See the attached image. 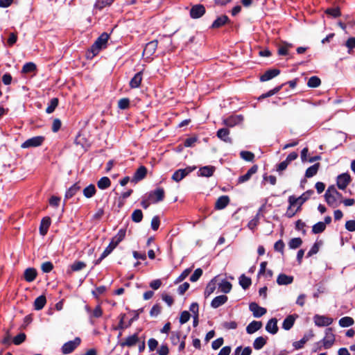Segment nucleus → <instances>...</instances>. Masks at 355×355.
Returning <instances> with one entry per match:
<instances>
[{
  "mask_svg": "<svg viewBox=\"0 0 355 355\" xmlns=\"http://www.w3.org/2000/svg\"><path fill=\"white\" fill-rule=\"evenodd\" d=\"M324 198L328 205L334 208L338 206L337 200L342 198V194L332 185L326 191Z\"/></svg>",
  "mask_w": 355,
  "mask_h": 355,
  "instance_id": "nucleus-1",
  "label": "nucleus"
},
{
  "mask_svg": "<svg viewBox=\"0 0 355 355\" xmlns=\"http://www.w3.org/2000/svg\"><path fill=\"white\" fill-rule=\"evenodd\" d=\"M282 85L277 86V87H275L274 89L268 91V92L263 94L260 96V98H267V97L271 96L277 94L282 89Z\"/></svg>",
  "mask_w": 355,
  "mask_h": 355,
  "instance_id": "nucleus-56",
  "label": "nucleus"
},
{
  "mask_svg": "<svg viewBox=\"0 0 355 355\" xmlns=\"http://www.w3.org/2000/svg\"><path fill=\"white\" fill-rule=\"evenodd\" d=\"M44 141V137L42 136H36L26 140L21 144L22 148H28L33 147H38L41 146Z\"/></svg>",
  "mask_w": 355,
  "mask_h": 355,
  "instance_id": "nucleus-6",
  "label": "nucleus"
},
{
  "mask_svg": "<svg viewBox=\"0 0 355 355\" xmlns=\"http://www.w3.org/2000/svg\"><path fill=\"white\" fill-rule=\"evenodd\" d=\"M147 174V168L144 166H141L135 171L133 176V181L138 182L143 180Z\"/></svg>",
  "mask_w": 355,
  "mask_h": 355,
  "instance_id": "nucleus-25",
  "label": "nucleus"
},
{
  "mask_svg": "<svg viewBox=\"0 0 355 355\" xmlns=\"http://www.w3.org/2000/svg\"><path fill=\"white\" fill-rule=\"evenodd\" d=\"M241 351L242 352L241 355H250L252 353V349L250 347H246L242 350V347L239 346L235 349V354H238Z\"/></svg>",
  "mask_w": 355,
  "mask_h": 355,
  "instance_id": "nucleus-60",
  "label": "nucleus"
},
{
  "mask_svg": "<svg viewBox=\"0 0 355 355\" xmlns=\"http://www.w3.org/2000/svg\"><path fill=\"white\" fill-rule=\"evenodd\" d=\"M86 267V263L83 261H76L71 265V268L73 271H79Z\"/></svg>",
  "mask_w": 355,
  "mask_h": 355,
  "instance_id": "nucleus-49",
  "label": "nucleus"
},
{
  "mask_svg": "<svg viewBox=\"0 0 355 355\" xmlns=\"http://www.w3.org/2000/svg\"><path fill=\"white\" fill-rule=\"evenodd\" d=\"M314 193L313 190H308L303 193L300 196L295 197L291 196L288 198V202L291 206H298V209Z\"/></svg>",
  "mask_w": 355,
  "mask_h": 355,
  "instance_id": "nucleus-2",
  "label": "nucleus"
},
{
  "mask_svg": "<svg viewBox=\"0 0 355 355\" xmlns=\"http://www.w3.org/2000/svg\"><path fill=\"white\" fill-rule=\"evenodd\" d=\"M266 343V338L263 336L257 338L253 343V347L257 349H261Z\"/></svg>",
  "mask_w": 355,
  "mask_h": 355,
  "instance_id": "nucleus-39",
  "label": "nucleus"
},
{
  "mask_svg": "<svg viewBox=\"0 0 355 355\" xmlns=\"http://www.w3.org/2000/svg\"><path fill=\"white\" fill-rule=\"evenodd\" d=\"M109 37L107 33H103L97 38L91 47V52L94 55H97L101 49L106 47Z\"/></svg>",
  "mask_w": 355,
  "mask_h": 355,
  "instance_id": "nucleus-3",
  "label": "nucleus"
},
{
  "mask_svg": "<svg viewBox=\"0 0 355 355\" xmlns=\"http://www.w3.org/2000/svg\"><path fill=\"white\" fill-rule=\"evenodd\" d=\"M111 181L107 177L101 178L97 182V186L100 189H106L110 187Z\"/></svg>",
  "mask_w": 355,
  "mask_h": 355,
  "instance_id": "nucleus-37",
  "label": "nucleus"
},
{
  "mask_svg": "<svg viewBox=\"0 0 355 355\" xmlns=\"http://www.w3.org/2000/svg\"><path fill=\"white\" fill-rule=\"evenodd\" d=\"M80 189V187L77 184L72 185L66 192L65 198H72Z\"/></svg>",
  "mask_w": 355,
  "mask_h": 355,
  "instance_id": "nucleus-44",
  "label": "nucleus"
},
{
  "mask_svg": "<svg viewBox=\"0 0 355 355\" xmlns=\"http://www.w3.org/2000/svg\"><path fill=\"white\" fill-rule=\"evenodd\" d=\"M227 301V297L226 295H219L213 299L211 302V306L212 308L216 309L224 304Z\"/></svg>",
  "mask_w": 355,
  "mask_h": 355,
  "instance_id": "nucleus-27",
  "label": "nucleus"
},
{
  "mask_svg": "<svg viewBox=\"0 0 355 355\" xmlns=\"http://www.w3.org/2000/svg\"><path fill=\"white\" fill-rule=\"evenodd\" d=\"M257 170H258V166L257 165L252 166L247 171V173L245 174L241 175L238 178V183L242 184V183H244V182L248 181L251 178L252 175L255 174L257 172Z\"/></svg>",
  "mask_w": 355,
  "mask_h": 355,
  "instance_id": "nucleus-15",
  "label": "nucleus"
},
{
  "mask_svg": "<svg viewBox=\"0 0 355 355\" xmlns=\"http://www.w3.org/2000/svg\"><path fill=\"white\" fill-rule=\"evenodd\" d=\"M279 73H280V71L279 69H269V70L266 71L261 76L260 80L262 82L268 81V80L275 78L277 75H279Z\"/></svg>",
  "mask_w": 355,
  "mask_h": 355,
  "instance_id": "nucleus-20",
  "label": "nucleus"
},
{
  "mask_svg": "<svg viewBox=\"0 0 355 355\" xmlns=\"http://www.w3.org/2000/svg\"><path fill=\"white\" fill-rule=\"evenodd\" d=\"M302 243V241L300 238H293L290 240L288 246L291 249H296L299 248Z\"/></svg>",
  "mask_w": 355,
  "mask_h": 355,
  "instance_id": "nucleus-50",
  "label": "nucleus"
},
{
  "mask_svg": "<svg viewBox=\"0 0 355 355\" xmlns=\"http://www.w3.org/2000/svg\"><path fill=\"white\" fill-rule=\"evenodd\" d=\"M249 309L255 318L261 317L267 311L265 308L259 306L256 302H251L249 305Z\"/></svg>",
  "mask_w": 355,
  "mask_h": 355,
  "instance_id": "nucleus-13",
  "label": "nucleus"
},
{
  "mask_svg": "<svg viewBox=\"0 0 355 355\" xmlns=\"http://www.w3.org/2000/svg\"><path fill=\"white\" fill-rule=\"evenodd\" d=\"M325 229V223L323 222H318L312 227V232L313 234H320L323 232Z\"/></svg>",
  "mask_w": 355,
  "mask_h": 355,
  "instance_id": "nucleus-42",
  "label": "nucleus"
},
{
  "mask_svg": "<svg viewBox=\"0 0 355 355\" xmlns=\"http://www.w3.org/2000/svg\"><path fill=\"white\" fill-rule=\"evenodd\" d=\"M229 21V18L227 15H221L218 17L212 24V28H218L224 26Z\"/></svg>",
  "mask_w": 355,
  "mask_h": 355,
  "instance_id": "nucleus-32",
  "label": "nucleus"
},
{
  "mask_svg": "<svg viewBox=\"0 0 355 355\" xmlns=\"http://www.w3.org/2000/svg\"><path fill=\"white\" fill-rule=\"evenodd\" d=\"M26 339V335L24 333L19 334L13 338V343L16 345L21 344Z\"/></svg>",
  "mask_w": 355,
  "mask_h": 355,
  "instance_id": "nucleus-58",
  "label": "nucleus"
},
{
  "mask_svg": "<svg viewBox=\"0 0 355 355\" xmlns=\"http://www.w3.org/2000/svg\"><path fill=\"white\" fill-rule=\"evenodd\" d=\"M142 81V71L137 73L130 80L129 85L132 89L138 88Z\"/></svg>",
  "mask_w": 355,
  "mask_h": 355,
  "instance_id": "nucleus-23",
  "label": "nucleus"
},
{
  "mask_svg": "<svg viewBox=\"0 0 355 355\" xmlns=\"http://www.w3.org/2000/svg\"><path fill=\"white\" fill-rule=\"evenodd\" d=\"M216 288V277L213 278L207 285L204 295L205 297H208L211 294H212Z\"/></svg>",
  "mask_w": 355,
  "mask_h": 355,
  "instance_id": "nucleus-28",
  "label": "nucleus"
},
{
  "mask_svg": "<svg viewBox=\"0 0 355 355\" xmlns=\"http://www.w3.org/2000/svg\"><path fill=\"white\" fill-rule=\"evenodd\" d=\"M161 311H162L161 306L158 304H156L151 308V310L150 311V315L152 317H156L161 313Z\"/></svg>",
  "mask_w": 355,
  "mask_h": 355,
  "instance_id": "nucleus-57",
  "label": "nucleus"
},
{
  "mask_svg": "<svg viewBox=\"0 0 355 355\" xmlns=\"http://www.w3.org/2000/svg\"><path fill=\"white\" fill-rule=\"evenodd\" d=\"M314 334L311 332L309 334L304 335L302 339L299 341H296L293 343V347L297 349H301L304 347V345L309 341L312 337H313Z\"/></svg>",
  "mask_w": 355,
  "mask_h": 355,
  "instance_id": "nucleus-31",
  "label": "nucleus"
},
{
  "mask_svg": "<svg viewBox=\"0 0 355 355\" xmlns=\"http://www.w3.org/2000/svg\"><path fill=\"white\" fill-rule=\"evenodd\" d=\"M41 268L44 272H49L53 270V266L51 262L46 261L42 264Z\"/></svg>",
  "mask_w": 355,
  "mask_h": 355,
  "instance_id": "nucleus-61",
  "label": "nucleus"
},
{
  "mask_svg": "<svg viewBox=\"0 0 355 355\" xmlns=\"http://www.w3.org/2000/svg\"><path fill=\"white\" fill-rule=\"evenodd\" d=\"M320 166V163H316L309 167L305 172V177L310 178L315 175L319 170Z\"/></svg>",
  "mask_w": 355,
  "mask_h": 355,
  "instance_id": "nucleus-34",
  "label": "nucleus"
},
{
  "mask_svg": "<svg viewBox=\"0 0 355 355\" xmlns=\"http://www.w3.org/2000/svg\"><path fill=\"white\" fill-rule=\"evenodd\" d=\"M50 225L51 218L49 217L43 218L40 225V234L42 236H45L47 234Z\"/></svg>",
  "mask_w": 355,
  "mask_h": 355,
  "instance_id": "nucleus-19",
  "label": "nucleus"
},
{
  "mask_svg": "<svg viewBox=\"0 0 355 355\" xmlns=\"http://www.w3.org/2000/svg\"><path fill=\"white\" fill-rule=\"evenodd\" d=\"M116 247V245H115L112 242L110 241V243L108 245V246L105 249V250L101 254L102 257H107L114 250V249Z\"/></svg>",
  "mask_w": 355,
  "mask_h": 355,
  "instance_id": "nucleus-59",
  "label": "nucleus"
},
{
  "mask_svg": "<svg viewBox=\"0 0 355 355\" xmlns=\"http://www.w3.org/2000/svg\"><path fill=\"white\" fill-rule=\"evenodd\" d=\"M36 70V65L33 62H27L22 67V73H28Z\"/></svg>",
  "mask_w": 355,
  "mask_h": 355,
  "instance_id": "nucleus-48",
  "label": "nucleus"
},
{
  "mask_svg": "<svg viewBox=\"0 0 355 355\" xmlns=\"http://www.w3.org/2000/svg\"><path fill=\"white\" fill-rule=\"evenodd\" d=\"M164 194L165 193L164 189L159 187L153 191H151L146 195L149 197V200L153 203H157L164 200Z\"/></svg>",
  "mask_w": 355,
  "mask_h": 355,
  "instance_id": "nucleus-8",
  "label": "nucleus"
},
{
  "mask_svg": "<svg viewBox=\"0 0 355 355\" xmlns=\"http://www.w3.org/2000/svg\"><path fill=\"white\" fill-rule=\"evenodd\" d=\"M345 228L349 232L355 231V220H347L345 223Z\"/></svg>",
  "mask_w": 355,
  "mask_h": 355,
  "instance_id": "nucleus-64",
  "label": "nucleus"
},
{
  "mask_svg": "<svg viewBox=\"0 0 355 355\" xmlns=\"http://www.w3.org/2000/svg\"><path fill=\"white\" fill-rule=\"evenodd\" d=\"M266 330L272 334H275L278 331L277 320L276 318L270 319L266 326Z\"/></svg>",
  "mask_w": 355,
  "mask_h": 355,
  "instance_id": "nucleus-26",
  "label": "nucleus"
},
{
  "mask_svg": "<svg viewBox=\"0 0 355 355\" xmlns=\"http://www.w3.org/2000/svg\"><path fill=\"white\" fill-rule=\"evenodd\" d=\"M240 156L242 159H243L245 161L252 162L253 161L254 158V153L250 152V151H241L240 153Z\"/></svg>",
  "mask_w": 355,
  "mask_h": 355,
  "instance_id": "nucleus-52",
  "label": "nucleus"
},
{
  "mask_svg": "<svg viewBox=\"0 0 355 355\" xmlns=\"http://www.w3.org/2000/svg\"><path fill=\"white\" fill-rule=\"evenodd\" d=\"M205 13V8L202 4H197L191 7L190 16L193 19H198Z\"/></svg>",
  "mask_w": 355,
  "mask_h": 355,
  "instance_id": "nucleus-10",
  "label": "nucleus"
},
{
  "mask_svg": "<svg viewBox=\"0 0 355 355\" xmlns=\"http://www.w3.org/2000/svg\"><path fill=\"white\" fill-rule=\"evenodd\" d=\"M131 219L135 223H140L143 219V213L141 209H135L132 215Z\"/></svg>",
  "mask_w": 355,
  "mask_h": 355,
  "instance_id": "nucleus-43",
  "label": "nucleus"
},
{
  "mask_svg": "<svg viewBox=\"0 0 355 355\" xmlns=\"http://www.w3.org/2000/svg\"><path fill=\"white\" fill-rule=\"evenodd\" d=\"M96 191V190L95 186L91 184L83 189V195L87 198H90L95 195Z\"/></svg>",
  "mask_w": 355,
  "mask_h": 355,
  "instance_id": "nucleus-36",
  "label": "nucleus"
},
{
  "mask_svg": "<svg viewBox=\"0 0 355 355\" xmlns=\"http://www.w3.org/2000/svg\"><path fill=\"white\" fill-rule=\"evenodd\" d=\"M293 279L294 277L293 276L281 273L277 278V283L279 285H288L293 283Z\"/></svg>",
  "mask_w": 355,
  "mask_h": 355,
  "instance_id": "nucleus-18",
  "label": "nucleus"
},
{
  "mask_svg": "<svg viewBox=\"0 0 355 355\" xmlns=\"http://www.w3.org/2000/svg\"><path fill=\"white\" fill-rule=\"evenodd\" d=\"M37 275V270L34 268H28L25 270L24 277L26 282H32L35 279Z\"/></svg>",
  "mask_w": 355,
  "mask_h": 355,
  "instance_id": "nucleus-21",
  "label": "nucleus"
},
{
  "mask_svg": "<svg viewBox=\"0 0 355 355\" xmlns=\"http://www.w3.org/2000/svg\"><path fill=\"white\" fill-rule=\"evenodd\" d=\"M321 84L320 79L317 76H311L307 83V85L309 87H318Z\"/></svg>",
  "mask_w": 355,
  "mask_h": 355,
  "instance_id": "nucleus-46",
  "label": "nucleus"
},
{
  "mask_svg": "<svg viewBox=\"0 0 355 355\" xmlns=\"http://www.w3.org/2000/svg\"><path fill=\"white\" fill-rule=\"evenodd\" d=\"M80 338L79 337H76L74 340L65 343L61 348L62 354H68L71 353L78 346L80 345Z\"/></svg>",
  "mask_w": 355,
  "mask_h": 355,
  "instance_id": "nucleus-5",
  "label": "nucleus"
},
{
  "mask_svg": "<svg viewBox=\"0 0 355 355\" xmlns=\"http://www.w3.org/2000/svg\"><path fill=\"white\" fill-rule=\"evenodd\" d=\"M313 321L318 327H327L333 322V319L325 315L316 314L313 317Z\"/></svg>",
  "mask_w": 355,
  "mask_h": 355,
  "instance_id": "nucleus-9",
  "label": "nucleus"
},
{
  "mask_svg": "<svg viewBox=\"0 0 355 355\" xmlns=\"http://www.w3.org/2000/svg\"><path fill=\"white\" fill-rule=\"evenodd\" d=\"M243 120V117L241 115L230 116L223 120V124L228 127H234Z\"/></svg>",
  "mask_w": 355,
  "mask_h": 355,
  "instance_id": "nucleus-14",
  "label": "nucleus"
},
{
  "mask_svg": "<svg viewBox=\"0 0 355 355\" xmlns=\"http://www.w3.org/2000/svg\"><path fill=\"white\" fill-rule=\"evenodd\" d=\"M284 243L282 240L277 241L275 245H274V249L275 251L279 252L282 254L284 253Z\"/></svg>",
  "mask_w": 355,
  "mask_h": 355,
  "instance_id": "nucleus-63",
  "label": "nucleus"
},
{
  "mask_svg": "<svg viewBox=\"0 0 355 355\" xmlns=\"http://www.w3.org/2000/svg\"><path fill=\"white\" fill-rule=\"evenodd\" d=\"M230 130L227 128H220L217 131V137L226 143H232V139L229 137Z\"/></svg>",
  "mask_w": 355,
  "mask_h": 355,
  "instance_id": "nucleus-24",
  "label": "nucleus"
},
{
  "mask_svg": "<svg viewBox=\"0 0 355 355\" xmlns=\"http://www.w3.org/2000/svg\"><path fill=\"white\" fill-rule=\"evenodd\" d=\"M218 287L221 292L224 293H228L232 289V284L230 282L226 279H223L219 284Z\"/></svg>",
  "mask_w": 355,
  "mask_h": 355,
  "instance_id": "nucleus-38",
  "label": "nucleus"
},
{
  "mask_svg": "<svg viewBox=\"0 0 355 355\" xmlns=\"http://www.w3.org/2000/svg\"><path fill=\"white\" fill-rule=\"evenodd\" d=\"M262 327V322L260 321H252L246 327V331L249 334H252L259 330Z\"/></svg>",
  "mask_w": 355,
  "mask_h": 355,
  "instance_id": "nucleus-29",
  "label": "nucleus"
},
{
  "mask_svg": "<svg viewBox=\"0 0 355 355\" xmlns=\"http://www.w3.org/2000/svg\"><path fill=\"white\" fill-rule=\"evenodd\" d=\"M293 45L291 44L284 43L278 49V53L281 55H286L288 54V49L291 48Z\"/></svg>",
  "mask_w": 355,
  "mask_h": 355,
  "instance_id": "nucleus-53",
  "label": "nucleus"
},
{
  "mask_svg": "<svg viewBox=\"0 0 355 355\" xmlns=\"http://www.w3.org/2000/svg\"><path fill=\"white\" fill-rule=\"evenodd\" d=\"M229 202V197L227 196H222L217 199L215 203V209L218 210L223 209L227 206Z\"/></svg>",
  "mask_w": 355,
  "mask_h": 355,
  "instance_id": "nucleus-22",
  "label": "nucleus"
},
{
  "mask_svg": "<svg viewBox=\"0 0 355 355\" xmlns=\"http://www.w3.org/2000/svg\"><path fill=\"white\" fill-rule=\"evenodd\" d=\"M296 318H297V315H290L287 316L283 322L282 328L285 330L291 329L295 323Z\"/></svg>",
  "mask_w": 355,
  "mask_h": 355,
  "instance_id": "nucleus-30",
  "label": "nucleus"
},
{
  "mask_svg": "<svg viewBox=\"0 0 355 355\" xmlns=\"http://www.w3.org/2000/svg\"><path fill=\"white\" fill-rule=\"evenodd\" d=\"M113 3V0H97L94 7L98 10H102L105 6H110Z\"/></svg>",
  "mask_w": 355,
  "mask_h": 355,
  "instance_id": "nucleus-45",
  "label": "nucleus"
},
{
  "mask_svg": "<svg viewBox=\"0 0 355 355\" xmlns=\"http://www.w3.org/2000/svg\"><path fill=\"white\" fill-rule=\"evenodd\" d=\"M335 335L333 334V329L331 327L326 329L325 336L322 342L324 349L331 348L335 343Z\"/></svg>",
  "mask_w": 355,
  "mask_h": 355,
  "instance_id": "nucleus-7",
  "label": "nucleus"
},
{
  "mask_svg": "<svg viewBox=\"0 0 355 355\" xmlns=\"http://www.w3.org/2000/svg\"><path fill=\"white\" fill-rule=\"evenodd\" d=\"M325 13L332 16L333 17H338L341 15L338 7L327 8L325 11Z\"/></svg>",
  "mask_w": 355,
  "mask_h": 355,
  "instance_id": "nucleus-51",
  "label": "nucleus"
},
{
  "mask_svg": "<svg viewBox=\"0 0 355 355\" xmlns=\"http://www.w3.org/2000/svg\"><path fill=\"white\" fill-rule=\"evenodd\" d=\"M46 303V297L44 295H40L35 300L34 308L35 310H41L45 306Z\"/></svg>",
  "mask_w": 355,
  "mask_h": 355,
  "instance_id": "nucleus-35",
  "label": "nucleus"
},
{
  "mask_svg": "<svg viewBox=\"0 0 355 355\" xmlns=\"http://www.w3.org/2000/svg\"><path fill=\"white\" fill-rule=\"evenodd\" d=\"M252 284L251 279L246 277L245 275H241L239 277V284L243 289H247Z\"/></svg>",
  "mask_w": 355,
  "mask_h": 355,
  "instance_id": "nucleus-40",
  "label": "nucleus"
},
{
  "mask_svg": "<svg viewBox=\"0 0 355 355\" xmlns=\"http://www.w3.org/2000/svg\"><path fill=\"white\" fill-rule=\"evenodd\" d=\"M339 325L342 327H348L354 324V320L351 317L345 316L339 320Z\"/></svg>",
  "mask_w": 355,
  "mask_h": 355,
  "instance_id": "nucleus-41",
  "label": "nucleus"
},
{
  "mask_svg": "<svg viewBox=\"0 0 355 355\" xmlns=\"http://www.w3.org/2000/svg\"><path fill=\"white\" fill-rule=\"evenodd\" d=\"M190 313L187 311H184L181 313L180 317V322L181 324H184L189 321L190 319Z\"/></svg>",
  "mask_w": 355,
  "mask_h": 355,
  "instance_id": "nucleus-62",
  "label": "nucleus"
},
{
  "mask_svg": "<svg viewBox=\"0 0 355 355\" xmlns=\"http://www.w3.org/2000/svg\"><path fill=\"white\" fill-rule=\"evenodd\" d=\"M130 100L128 98H121L118 102V107L121 110H125L129 107Z\"/></svg>",
  "mask_w": 355,
  "mask_h": 355,
  "instance_id": "nucleus-54",
  "label": "nucleus"
},
{
  "mask_svg": "<svg viewBox=\"0 0 355 355\" xmlns=\"http://www.w3.org/2000/svg\"><path fill=\"white\" fill-rule=\"evenodd\" d=\"M157 40L150 41L146 44L143 51V55H146L147 58L151 57L155 53V51L157 48Z\"/></svg>",
  "mask_w": 355,
  "mask_h": 355,
  "instance_id": "nucleus-11",
  "label": "nucleus"
},
{
  "mask_svg": "<svg viewBox=\"0 0 355 355\" xmlns=\"http://www.w3.org/2000/svg\"><path fill=\"white\" fill-rule=\"evenodd\" d=\"M196 168V166H188L185 168L178 169L173 173L171 178L173 181L179 182Z\"/></svg>",
  "mask_w": 355,
  "mask_h": 355,
  "instance_id": "nucleus-4",
  "label": "nucleus"
},
{
  "mask_svg": "<svg viewBox=\"0 0 355 355\" xmlns=\"http://www.w3.org/2000/svg\"><path fill=\"white\" fill-rule=\"evenodd\" d=\"M58 105V99L57 98H53L50 101L49 105L46 109V112L48 114H51L53 112L55 109Z\"/></svg>",
  "mask_w": 355,
  "mask_h": 355,
  "instance_id": "nucleus-47",
  "label": "nucleus"
},
{
  "mask_svg": "<svg viewBox=\"0 0 355 355\" xmlns=\"http://www.w3.org/2000/svg\"><path fill=\"white\" fill-rule=\"evenodd\" d=\"M216 170L215 166H205L200 168L198 175L201 177L209 178L213 175Z\"/></svg>",
  "mask_w": 355,
  "mask_h": 355,
  "instance_id": "nucleus-16",
  "label": "nucleus"
},
{
  "mask_svg": "<svg viewBox=\"0 0 355 355\" xmlns=\"http://www.w3.org/2000/svg\"><path fill=\"white\" fill-rule=\"evenodd\" d=\"M351 181V177L348 173H342L337 177V186L343 190L345 189Z\"/></svg>",
  "mask_w": 355,
  "mask_h": 355,
  "instance_id": "nucleus-12",
  "label": "nucleus"
},
{
  "mask_svg": "<svg viewBox=\"0 0 355 355\" xmlns=\"http://www.w3.org/2000/svg\"><path fill=\"white\" fill-rule=\"evenodd\" d=\"M139 341V337L137 334L127 337L123 341L121 342L120 345L121 347H132L135 345Z\"/></svg>",
  "mask_w": 355,
  "mask_h": 355,
  "instance_id": "nucleus-17",
  "label": "nucleus"
},
{
  "mask_svg": "<svg viewBox=\"0 0 355 355\" xmlns=\"http://www.w3.org/2000/svg\"><path fill=\"white\" fill-rule=\"evenodd\" d=\"M202 275V270L201 268H197L194 272L190 277V281L192 282H197Z\"/></svg>",
  "mask_w": 355,
  "mask_h": 355,
  "instance_id": "nucleus-55",
  "label": "nucleus"
},
{
  "mask_svg": "<svg viewBox=\"0 0 355 355\" xmlns=\"http://www.w3.org/2000/svg\"><path fill=\"white\" fill-rule=\"evenodd\" d=\"M126 234V230L125 229H121L119 230L116 235H115L111 240V242H112L115 245H118L120 242H121Z\"/></svg>",
  "mask_w": 355,
  "mask_h": 355,
  "instance_id": "nucleus-33",
  "label": "nucleus"
}]
</instances>
